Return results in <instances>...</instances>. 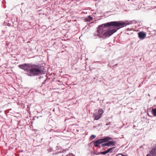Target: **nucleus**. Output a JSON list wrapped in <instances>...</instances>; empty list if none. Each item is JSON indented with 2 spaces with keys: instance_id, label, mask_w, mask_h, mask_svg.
I'll return each instance as SVG.
<instances>
[{
  "instance_id": "obj_1",
  "label": "nucleus",
  "mask_w": 156,
  "mask_h": 156,
  "mask_svg": "<svg viewBox=\"0 0 156 156\" xmlns=\"http://www.w3.org/2000/svg\"><path fill=\"white\" fill-rule=\"evenodd\" d=\"M132 23L124 21H114L107 22L99 25L97 28L96 33L93 34V38L98 37L104 39H106L120 29Z\"/></svg>"
},
{
  "instance_id": "obj_2",
  "label": "nucleus",
  "mask_w": 156,
  "mask_h": 156,
  "mask_svg": "<svg viewBox=\"0 0 156 156\" xmlns=\"http://www.w3.org/2000/svg\"><path fill=\"white\" fill-rule=\"evenodd\" d=\"M19 67L27 72L25 74L28 76L33 77L39 76L45 74L46 70L44 68L39 65L32 63H25L20 64Z\"/></svg>"
},
{
  "instance_id": "obj_3",
  "label": "nucleus",
  "mask_w": 156,
  "mask_h": 156,
  "mask_svg": "<svg viewBox=\"0 0 156 156\" xmlns=\"http://www.w3.org/2000/svg\"><path fill=\"white\" fill-rule=\"evenodd\" d=\"M111 139V138L109 136L105 137L103 138L97 139L94 142V146L96 147H100L99 144L105 142L107 143V146H115V141H109Z\"/></svg>"
},
{
  "instance_id": "obj_4",
  "label": "nucleus",
  "mask_w": 156,
  "mask_h": 156,
  "mask_svg": "<svg viewBox=\"0 0 156 156\" xmlns=\"http://www.w3.org/2000/svg\"><path fill=\"white\" fill-rule=\"evenodd\" d=\"M138 34L139 38L141 40L144 39L146 37V33L143 31L139 32Z\"/></svg>"
},
{
  "instance_id": "obj_5",
  "label": "nucleus",
  "mask_w": 156,
  "mask_h": 156,
  "mask_svg": "<svg viewBox=\"0 0 156 156\" xmlns=\"http://www.w3.org/2000/svg\"><path fill=\"white\" fill-rule=\"evenodd\" d=\"M115 147H113L108 149L107 151H102L100 152V154L105 155L108 152L112 153V151L115 149Z\"/></svg>"
},
{
  "instance_id": "obj_6",
  "label": "nucleus",
  "mask_w": 156,
  "mask_h": 156,
  "mask_svg": "<svg viewBox=\"0 0 156 156\" xmlns=\"http://www.w3.org/2000/svg\"><path fill=\"white\" fill-rule=\"evenodd\" d=\"M150 153L151 155L152 156H156V146L154 147L150 151Z\"/></svg>"
},
{
  "instance_id": "obj_7",
  "label": "nucleus",
  "mask_w": 156,
  "mask_h": 156,
  "mask_svg": "<svg viewBox=\"0 0 156 156\" xmlns=\"http://www.w3.org/2000/svg\"><path fill=\"white\" fill-rule=\"evenodd\" d=\"M104 113V111L101 108H100L98 109V111L97 112V113L100 116H101L102 114Z\"/></svg>"
},
{
  "instance_id": "obj_8",
  "label": "nucleus",
  "mask_w": 156,
  "mask_h": 156,
  "mask_svg": "<svg viewBox=\"0 0 156 156\" xmlns=\"http://www.w3.org/2000/svg\"><path fill=\"white\" fill-rule=\"evenodd\" d=\"M94 120H98L101 117V116H100L98 114L94 115Z\"/></svg>"
},
{
  "instance_id": "obj_9",
  "label": "nucleus",
  "mask_w": 156,
  "mask_h": 156,
  "mask_svg": "<svg viewBox=\"0 0 156 156\" xmlns=\"http://www.w3.org/2000/svg\"><path fill=\"white\" fill-rule=\"evenodd\" d=\"M151 112L154 116H156V108H152Z\"/></svg>"
},
{
  "instance_id": "obj_10",
  "label": "nucleus",
  "mask_w": 156,
  "mask_h": 156,
  "mask_svg": "<svg viewBox=\"0 0 156 156\" xmlns=\"http://www.w3.org/2000/svg\"><path fill=\"white\" fill-rule=\"evenodd\" d=\"M88 19L87 20V21H90L93 19V18L90 16H88Z\"/></svg>"
},
{
  "instance_id": "obj_11",
  "label": "nucleus",
  "mask_w": 156,
  "mask_h": 156,
  "mask_svg": "<svg viewBox=\"0 0 156 156\" xmlns=\"http://www.w3.org/2000/svg\"><path fill=\"white\" fill-rule=\"evenodd\" d=\"M96 136L95 135H92L90 137V140H91L94 139L96 137Z\"/></svg>"
},
{
  "instance_id": "obj_12",
  "label": "nucleus",
  "mask_w": 156,
  "mask_h": 156,
  "mask_svg": "<svg viewBox=\"0 0 156 156\" xmlns=\"http://www.w3.org/2000/svg\"><path fill=\"white\" fill-rule=\"evenodd\" d=\"M101 144H102L101 145V146L102 147L107 146L106 142H105V143H104V144L102 143Z\"/></svg>"
},
{
  "instance_id": "obj_13",
  "label": "nucleus",
  "mask_w": 156,
  "mask_h": 156,
  "mask_svg": "<svg viewBox=\"0 0 156 156\" xmlns=\"http://www.w3.org/2000/svg\"><path fill=\"white\" fill-rule=\"evenodd\" d=\"M63 152V151H58V152H57L55 153V154L53 153V155H54V154H59L60 153H62Z\"/></svg>"
},
{
  "instance_id": "obj_14",
  "label": "nucleus",
  "mask_w": 156,
  "mask_h": 156,
  "mask_svg": "<svg viewBox=\"0 0 156 156\" xmlns=\"http://www.w3.org/2000/svg\"><path fill=\"white\" fill-rule=\"evenodd\" d=\"M48 80L47 79H46L44 81V82L45 83V84L46 82H47V81H48Z\"/></svg>"
},
{
  "instance_id": "obj_15",
  "label": "nucleus",
  "mask_w": 156,
  "mask_h": 156,
  "mask_svg": "<svg viewBox=\"0 0 156 156\" xmlns=\"http://www.w3.org/2000/svg\"><path fill=\"white\" fill-rule=\"evenodd\" d=\"M47 151L48 152H50L51 151V149H48Z\"/></svg>"
},
{
  "instance_id": "obj_16",
  "label": "nucleus",
  "mask_w": 156,
  "mask_h": 156,
  "mask_svg": "<svg viewBox=\"0 0 156 156\" xmlns=\"http://www.w3.org/2000/svg\"><path fill=\"white\" fill-rule=\"evenodd\" d=\"M120 154L122 156H128V155H127L123 154Z\"/></svg>"
},
{
  "instance_id": "obj_17",
  "label": "nucleus",
  "mask_w": 156,
  "mask_h": 156,
  "mask_svg": "<svg viewBox=\"0 0 156 156\" xmlns=\"http://www.w3.org/2000/svg\"><path fill=\"white\" fill-rule=\"evenodd\" d=\"M110 122H109L108 123H106V125H107V126H108L109 125H110Z\"/></svg>"
},
{
  "instance_id": "obj_18",
  "label": "nucleus",
  "mask_w": 156,
  "mask_h": 156,
  "mask_svg": "<svg viewBox=\"0 0 156 156\" xmlns=\"http://www.w3.org/2000/svg\"><path fill=\"white\" fill-rule=\"evenodd\" d=\"M146 156H151V155L150 154H147Z\"/></svg>"
},
{
  "instance_id": "obj_19",
  "label": "nucleus",
  "mask_w": 156,
  "mask_h": 156,
  "mask_svg": "<svg viewBox=\"0 0 156 156\" xmlns=\"http://www.w3.org/2000/svg\"><path fill=\"white\" fill-rule=\"evenodd\" d=\"M56 149H59V147H58V146H57V147H56Z\"/></svg>"
},
{
  "instance_id": "obj_20",
  "label": "nucleus",
  "mask_w": 156,
  "mask_h": 156,
  "mask_svg": "<svg viewBox=\"0 0 156 156\" xmlns=\"http://www.w3.org/2000/svg\"><path fill=\"white\" fill-rule=\"evenodd\" d=\"M42 77H41V76H40L38 78L39 79H41V78H42Z\"/></svg>"
},
{
  "instance_id": "obj_21",
  "label": "nucleus",
  "mask_w": 156,
  "mask_h": 156,
  "mask_svg": "<svg viewBox=\"0 0 156 156\" xmlns=\"http://www.w3.org/2000/svg\"><path fill=\"white\" fill-rule=\"evenodd\" d=\"M42 84H45V83H44V82H43L42 83Z\"/></svg>"
},
{
  "instance_id": "obj_22",
  "label": "nucleus",
  "mask_w": 156,
  "mask_h": 156,
  "mask_svg": "<svg viewBox=\"0 0 156 156\" xmlns=\"http://www.w3.org/2000/svg\"><path fill=\"white\" fill-rule=\"evenodd\" d=\"M23 150H21L20 151V152H23Z\"/></svg>"
},
{
  "instance_id": "obj_23",
  "label": "nucleus",
  "mask_w": 156,
  "mask_h": 156,
  "mask_svg": "<svg viewBox=\"0 0 156 156\" xmlns=\"http://www.w3.org/2000/svg\"><path fill=\"white\" fill-rule=\"evenodd\" d=\"M100 125H101V124H98V126H100Z\"/></svg>"
},
{
  "instance_id": "obj_24",
  "label": "nucleus",
  "mask_w": 156,
  "mask_h": 156,
  "mask_svg": "<svg viewBox=\"0 0 156 156\" xmlns=\"http://www.w3.org/2000/svg\"><path fill=\"white\" fill-rule=\"evenodd\" d=\"M148 115H149V116H150V115H149V114H148Z\"/></svg>"
},
{
  "instance_id": "obj_25",
  "label": "nucleus",
  "mask_w": 156,
  "mask_h": 156,
  "mask_svg": "<svg viewBox=\"0 0 156 156\" xmlns=\"http://www.w3.org/2000/svg\"><path fill=\"white\" fill-rule=\"evenodd\" d=\"M2 112V111H0V113Z\"/></svg>"
}]
</instances>
